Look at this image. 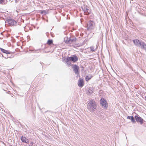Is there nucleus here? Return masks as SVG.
<instances>
[{
    "label": "nucleus",
    "instance_id": "nucleus-1",
    "mask_svg": "<svg viewBox=\"0 0 146 146\" xmlns=\"http://www.w3.org/2000/svg\"><path fill=\"white\" fill-rule=\"evenodd\" d=\"M97 107L96 102L93 100H91L88 104V109L90 111H93L95 110Z\"/></svg>",
    "mask_w": 146,
    "mask_h": 146
},
{
    "label": "nucleus",
    "instance_id": "nucleus-2",
    "mask_svg": "<svg viewBox=\"0 0 146 146\" xmlns=\"http://www.w3.org/2000/svg\"><path fill=\"white\" fill-rule=\"evenodd\" d=\"M78 60V57L76 55H73L71 56L68 57L66 59V62L68 65H71V62L75 63Z\"/></svg>",
    "mask_w": 146,
    "mask_h": 146
},
{
    "label": "nucleus",
    "instance_id": "nucleus-3",
    "mask_svg": "<svg viewBox=\"0 0 146 146\" xmlns=\"http://www.w3.org/2000/svg\"><path fill=\"white\" fill-rule=\"evenodd\" d=\"M100 103L103 108L107 109L108 105L106 100L104 98H102L100 100Z\"/></svg>",
    "mask_w": 146,
    "mask_h": 146
},
{
    "label": "nucleus",
    "instance_id": "nucleus-4",
    "mask_svg": "<svg viewBox=\"0 0 146 146\" xmlns=\"http://www.w3.org/2000/svg\"><path fill=\"white\" fill-rule=\"evenodd\" d=\"M72 68L76 74L79 73V67L76 64L72 65Z\"/></svg>",
    "mask_w": 146,
    "mask_h": 146
},
{
    "label": "nucleus",
    "instance_id": "nucleus-5",
    "mask_svg": "<svg viewBox=\"0 0 146 146\" xmlns=\"http://www.w3.org/2000/svg\"><path fill=\"white\" fill-rule=\"evenodd\" d=\"M135 118L136 121L137 122H139L141 124H142L143 123V119L141 117L137 116H135Z\"/></svg>",
    "mask_w": 146,
    "mask_h": 146
},
{
    "label": "nucleus",
    "instance_id": "nucleus-6",
    "mask_svg": "<svg viewBox=\"0 0 146 146\" xmlns=\"http://www.w3.org/2000/svg\"><path fill=\"white\" fill-rule=\"evenodd\" d=\"M7 21L8 24L11 25H13L16 24V22L14 20L12 19H9Z\"/></svg>",
    "mask_w": 146,
    "mask_h": 146
},
{
    "label": "nucleus",
    "instance_id": "nucleus-7",
    "mask_svg": "<svg viewBox=\"0 0 146 146\" xmlns=\"http://www.w3.org/2000/svg\"><path fill=\"white\" fill-rule=\"evenodd\" d=\"M84 85V82L83 80L81 78H80L78 81V85L80 87H82Z\"/></svg>",
    "mask_w": 146,
    "mask_h": 146
},
{
    "label": "nucleus",
    "instance_id": "nucleus-8",
    "mask_svg": "<svg viewBox=\"0 0 146 146\" xmlns=\"http://www.w3.org/2000/svg\"><path fill=\"white\" fill-rule=\"evenodd\" d=\"M133 42L134 44L137 46L141 45V42L139 40L135 39L133 40Z\"/></svg>",
    "mask_w": 146,
    "mask_h": 146
},
{
    "label": "nucleus",
    "instance_id": "nucleus-9",
    "mask_svg": "<svg viewBox=\"0 0 146 146\" xmlns=\"http://www.w3.org/2000/svg\"><path fill=\"white\" fill-rule=\"evenodd\" d=\"M93 26V21H90L87 24V28L88 29H91Z\"/></svg>",
    "mask_w": 146,
    "mask_h": 146
},
{
    "label": "nucleus",
    "instance_id": "nucleus-10",
    "mask_svg": "<svg viewBox=\"0 0 146 146\" xmlns=\"http://www.w3.org/2000/svg\"><path fill=\"white\" fill-rule=\"evenodd\" d=\"M90 13L91 11L89 9H86L84 10V14L85 15H88Z\"/></svg>",
    "mask_w": 146,
    "mask_h": 146
},
{
    "label": "nucleus",
    "instance_id": "nucleus-11",
    "mask_svg": "<svg viewBox=\"0 0 146 146\" xmlns=\"http://www.w3.org/2000/svg\"><path fill=\"white\" fill-rule=\"evenodd\" d=\"M127 118L128 119H130L132 122L133 123H135V121L134 119L133 116H128L127 117Z\"/></svg>",
    "mask_w": 146,
    "mask_h": 146
},
{
    "label": "nucleus",
    "instance_id": "nucleus-12",
    "mask_svg": "<svg viewBox=\"0 0 146 146\" xmlns=\"http://www.w3.org/2000/svg\"><path fill=\"white\" fill-rule=\"evenodd\" d=\"M141 47L143 49H146V44L143 42L141 43Z\"/></svg>",
    "mask_w": 146,
    "mask_h": 146
},
{
    "label": "nucleus",
    "instance_id": "nucleus-13",
    "mask_svg": "<svg viewBox=\"0 0 146 146\" xmlns=\"http://www.w3.org/2000/svg\"><path fill=\"white\" fill-rule=\"evenodd\" d=\"M92 77L93 76L92 75L87 76L86 78L85 79L87 82H88L91 79Z\"/></svg>",
    "mask_w": 146,
    "mask_h": 146
},
{
    "label": "nucleus",
    "instance_id": "nucleus-14",
    "mask_svg": "<svg viewBox=\"0 0 146 146\" xmlns=\"http://www.w3.org/2000/svg\"><path fill=\"white\" fill-rule=\"evenodd\" d=\"M47 44L49 45H50L53 44V40H49L47 42Z\"/></svg>",
    "mask_w": 146,
    "mask_h": 146
},
{
    "label": "nucleus",
    "instance_id": "nucleus-15",
    "mask_svg": "<svg viewBox=\"0 0 146 146\" xmlns=\"http://www.w3.org/2000/svg\"><path fill=\"white\" fill-rule=\"evenodd\" d=\"M6 3L7 1L6 0H0V3L1 4H4Z\"/></svg>",
    "mask_w": 146,
    "mask_h": 146
},
{
    "label": "nucleus",
    "instance_id": "nucleus-16",
    "mask_svg": "<svg viewBox=\"0 0 146 146\" xmlns=\"http://www.w3.org/2000/svg\"><path fill=\"white\" fill-rule=\"evenodd\" d=\"M21 140L23 142L27 143V140L26 138L24 137H22L21 138Z\"/></svg>",
    "mask_w": 146,
    "mask_h": 146
},
{
    "label": "nucleus",
    "instance_id": "nucleus-17",
    "mask_svg": "<svg viewBox=\"0 0 146 146\" xmlns=\"http://www.w3.org/2000/svg\"><path fill=\"white\" fill-rule=\"evenodd\" d=\"M1 51L3 53H6L7 54H9V52L8 51L2 48H1Z\"/></svg>",
    "mask_w": 146,
    "mask_h": 146
},
{
    "label": "nucleus",
    "instance_id": "nucleus-18",
    "mask_svg": "<svg viewBox=\"0 0 146 146\" xmlns=\"http://www.w3.org/2000/svg\"><path fill=\"white\" fill-rule=\"evenodd\" d=\"M46 13V11L44 10H42L40 12V13L41 14H45Z\"/></svg>",
    "mask_w": 146,
    "mask_h": 146
},
{
    "label": "nucleus",
    "instance_id": "nucleus-19",
    "mask_svg": "<svg viewBox=\"0 0 146 146\" xmlns=\"http://www.w3.org/2000/svg\"><path fill=\"white\" fill-rule=\"evenodd\" d=\"M19 0H15L16 2H18Z\"/></svg>",
    "mask_w": 146,
    "mask_h": 146
},
{
    "label": "nucleus",
    "instance_id": "nucleus-20",
    "mask_svg": "<svg viewBox=\"0 0 146 146\" xmlns=\"http://www.w3.org/2000/svg\"><path fill=\"white\" fill-rule=\"evenodd\" d=\"M70 41V40L69 41H68V42H69Z\"/></svg>",
    "mask_w": 146,
    "mask_h": 146
},
{
    "label": "nucleus",
    "instance_id": "nucleus-21",
    "mask_svg": "<svg viewBox=\"0 0 146 146\" xmlns=\"http://www.w3.org/2000/svg\"><path fill=\"white\" fill-rule=\"evenodd\" d=\"M145 99H146V96H145Z\"/></svg>",
    "mask_w": 146,
    "mask_h": 146
}]
</instances>
